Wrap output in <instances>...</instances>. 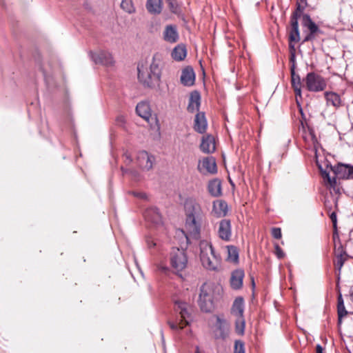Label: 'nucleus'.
I'll use <instances>...</instances> for the list:
<instances>
[{"instance_id":"0eeeda50","label":"nucleus","mask_w":353,"mask_h":353,"mask_svg":"<svg viewBox=\"0 0 353 353\" xmlns=\"http://www.w3.org/2000/svg\"><path fill=\"white\" fill-rule=\"evenodd\" d=\"M303 82L310 92H321L324 90L327 86L325 79L314 72L307 73L305 78L303 79Z\"/></svg>"},{"instance_id":"4468645a","label":"nucleus","mask_w":353,"mask_h":353,"mask_svg":"<svg viewBox=\"0 0 353 353\" xmlns=\"http://www.w3.org/2000/svg\"><path fill=\"white\" fill-rule=\"evenodd\" d=\"M163 39L170 43H176L179 39L176 26L174 24L165 26L163 32Z\"/></svg>"},{"instance_id":"de8ad7c7","label":"nucleus","mask_w":353,"mask_h":353,"mask_svg":"<svg viewBox=\"0 0 353 353\" xmlns=\"http://www.w3.org/2000/svg\"><path fill=\"white\" fill-rule=\"evenodd\" d=\"M310 136L312 137V141L314 144V147L316 148V143H317L316 138L312 132H310Z\"/></svg>"},{"instance_id":"f704fd0d","label":"nucleus","mask_w":353,"mask_h":353,"mask_svg":"<svg viewBox=\"0 0 353 353\" xmlns=\"http://www.w3.org/2000/svg\"><path fill=\"white\" fill-rule=\"evenodd\" d=\"M235 330L237 334H243L245 330V320L243 317L236 318L235 321Z\"/></svg>"},{"instance_id":"f03ea898","label":"nucleus","mask_w":353,"mask_h":353,"mask_svg":"<svg viewBox=\"0 0 353 353\" xmlns=\"http://www.w3.org/2000/svg\"><path fill=\"white\" fill-rule=\"evenodd\" d=\"M185 213V229L194 238L199 236L204 213L200 204L192 198L185 200L184 203Z\"/></svg>"},{"instance_id":"c85d7f7f","label":"nucleus","mask_w":353,"mask_h":353,"mask_svg":"<svg viewBox=\"0 0 353 353\" xmlns=\"http://www.w3.org/2000/svg\"><path fill=\"white\" fill-rule=\"evenodd\" d=\"M208 192L213 196H219L221 194V183L219 179L210 181L208 185Z\"/></svg>"},{"instance_id":"72a5a7b5","label":"nucleus","mask_w":353,"mask_h":353,"mask_svg":"<svg viewBox=\"0 0 353 353\" xmlns=\"http://www.w3.org/2000/svg\"><path fill=\"white\" fill-rule=\"evenodd\" d=\"M121 8L128 14H134L136 12L132 0H121Z\"/></svg>"},{"instance_id":"2eb2a0df","label":"nucleus","mask_w":353,"mask_h":353,"mask_svg":"<svg viewBox=\"0 0 353 353\" xmlns=\"http://www.w3.org/2000/svg\"><path fill=\"white\" fill-rule=\"evenodd\" d=\"M335 176L339 179H353V166L347 164L339 163L334 168Z\"/></svg>"},{"instance_id":"7ed1b4c3","label":"nucleus","mask_w":353,"mask_h":353,"mask_svg":"<svg viewBox=\"0 0 353 353\" xmlns=\"http://www.w3.org/2000/svg\"><path fill=\"white\" fill-rule=\"evenodd\" d=\"M200 259L203 266L209 270H216L221 264V259L216 254L210 242L200 241Z\"/></svg>"},{"instance_id":"1a4fd4ad","label":"nucleus","mask_w":353,"mask_h":353,"mask_svg":"<svg viewBox=\"0 0 353 353\" xmlns=\"http://www.w3.org/2000/svg\"><path fill=\"white\" fill-rule=\"evenodd\" d=\"M197 169L204 175L214 174L217 172V167L215 159L212 157H206L199 161Z\"/></svg>"},{"instance_id":"c9c22d12","label":"nucleus","mask_w":353,"mask_h":353,"mask_svg":"<svg viewBox=\"0 0 353 353\" xmlns=\"http://www.w3.org/2000/svg\"><path fill=\"white\" fill-rule=\"evenodd\" d=\"M234 353H245L244 343L241 341H236L234 344Z\"/></svg>"},{"instance_id":"423d86ee","label":"nucleus","mask_w":353,"mask_h":353,"mask_svg":"<svg viewBox=\"0 0 353 353\" xmlns=\"http://www.w3.org/2000/svg\"><path fill=\"white\" fill-rule=\"evenodd\" d=\"M213 292L212 285L208 283H204L200 288L198 303L204 312H210L214 307Z\"/></svg>"},{"instance_id":"5701e85b","label":"nucleus","mask_w":353,"mask_h":353,"mask_svg":"<svg viewBox=\"0 0 353 353\" xmlns=\"http://www.w3.org/2000/svg\"><path fill=\"white\" fill-rule=\"evenodd\" d=\"M244 272L242 270H236L232 274L230 279L231 287L234 290L240 289L243 285Z\"/></svg>"},{"instance_id":"c756f323","label":"nucleus","mask_w":353,"mask_h":353,"mask_svg":"<svg viewBox=\"0 0 353 353\" xmlns=\"http://www.w3.org/2000/svg\"><path fill=\"white\" fill-rule=\"evenodd\" d=\"M187 55V50L184 46L178 45L172 52V57L176 61L183 60Z\"/></svg>"},{"instance_id":"f257e3e1","label":"nucleus","mask_w":353,"mask_h":353,"mask_svg":"<svg viewBox=\"0 0 353 353\" xmlns=\"http://www.w3.org/2000/svg\"><path fill=\"white\" fill-rule=\"evenodd\" d=\"M165 65L164 57L161 53H155L152 59L149 69L138 65V79L145 86L154 88L161 83L162 70Z\"/></svg>"},{"instance_id":"39448f33","label":"nucleus","mask_w":353,"mask_h":353,"mask_svg":"<svg viewBox=\"0 0 353 353\" xmlns=\"http://www.w3.org/2000/svg\"><path fill=\"white\" fill-rule=\"evenodd\" d=\"M210 323L215 339L225 340L230 333V325L223 315H213L210 319Z\"/></svg>"},{"instance_id":"ddd939ff","label":"nucleus","mask_w":353,"mask_h":353,"mask_svg":"<svg viewBox=\"0 0 353 353\" xmlns=\"http://www.w3.org/2000/svg\"><path fill=\"white\" fill-rule=\"evenodd\" d=\"M137 162L143 170H149L153 166L154 157L148 154L146 151L142 150L138 152Z\"/></svg>"},{"instance_id":"393cba45","label":"nucleus","mask_w":353,"mask_h":353,"mask_svg":"<svg viewBox=\"0 0 353 353\" xmlns=\"http://www.w3.org/2000/svg\"><path fill=\"white\" fill-rule=\"evenodd\" d=\"M243 311H244V301L242 297H237L233 302L232 308H231V314L236 316L243 317Z\"/></svg>"},{"instance_id":"b1692460","label":"nucleus","mask_w":353,"mask_h":353,"mask_svg":"<svg viewBox=\"0 0 353 353\" xmlns=\"http://www.w3.org/2000/svg\"><path fill=\"white\" fill-rule=\"evenodd\" d=\"M136 112L139 117H142L145 121H149L151 117L150 105L145 101H141L137 105Z\"/></svg>"},{"instance_id":"2f4dec72","label":"nucleus","mask_w":353,"mask_h":353,"mask_svg":"<svg viewBox=\"0 0 353 353\" xmlns=\"http://www.w3.org/2000/svg\"><path fill=\"white\" fill-rule=\"evenodd\" d=\"M337 312H338V317L339 322H341V319L345 316L347 314V310H345L344 305V301L342 297L341 294L340 293L338 296V303H337Z\"/></svg>"},{"instance_id":"dca6fc26","label":"nucleus","mask_w":353,"mask_h":353,"mask_svg":"<svg viewBox=\"0 0 353 353\" xmlns=\"http://www.w3.org/2000/svg\"><path fill=\"white\" fill-rule=\"evenodd\" d=\"M200 150L205 154L213 153L216 150L215 140L210 134L202 137Z\"/></svg>"},{"instance_id":"6ab92c4d","label":"nucleus","mask_w":353,"mask_h":353,"mask_svg":"<svg viewBox=\"0 0 353 353\" xmlns=\"http://www.w3.org/2000/svg\"><path fill=\"white\" fill-rule=\"evenodd\" d=\"M208 126L207 120L205 116V113L203 112H199L194 119V129L195 131L200 134L205 132Z\"/></svg>"},{"instance_id":"412c9836","label":"nucleus","mask_w":353,"mask_h":353,"mask_svg":"<svg viewBox=\"0 0 353 353\" xmlns=\"http://www.w3.org/2000/svg\"><path fill=\"white\" fill-rule=\"evenodd\" d=\"M291 73V82L292 86L294 90L296 97H301V81L299 74H296L294 70V65H292L290 67Z\"/></svg>"},{"instance_id":"f8f14e48","label":"nucleus","mask_w":353,"mask_h":353,"mask_svg":"<svg viewBox=\"0 0 353 353\" xmlns=\"http://www.w3.org/2000/svg\"><path fill=\"white\" fill-rule=\"evenodd\" d=\"M218 236L219 237L225 241H229L232 236V225L231 221L229 219H222L219 222L218 227Z\"/></svg>"},{"instance_id":"c03bdc74","label":"nucleus","mask_w":353,"mask_h":353,"mask_svg":"<svg viewBox=\"0 0 353 353\" xmlns=\"http://www.w3.org/2000/svg\"><path fill=\"white\" fill-rule=\"evenodd\" d=\"M327 182L329 183V184L334 187L335 186V185L336 184V177L334 176V177H330V181H327Z\"/></svg>"},{"instance_id":"8fccbe9b","label":"nucleus","mask_w":353,"mask_h":353,"mask_svg":"<svg viewBox=\"0 0 353 353\" xmlns=\"http://www.w3.org/2000/svg\"><path fill=\"white\" fill-rule=\"evenodd\" d=\"M316 353H323V347L319 344L316 345Z\"/></svg>"},{"instance_id":"473e14b6","label":"nucleus","mask_w":353,"mask_h":353,"mask_svg":"<svg viewBox=\"0 0 353 353\" xmlns=\"http://www.w3.org/2000/svg\"><path fill=\"white\" fill-rule=\"evenodd\" d=\"M228 258L227 260L231 262L236 263L239 260V252L236 247L234 245H228Z\"/></svg>"},{"instance_id":"4c0bfd02","label":"nucleus","mask_w":353,"mask_h":353,"mask_svg":"<svg viewBox=\"0 0 353 353\" xmlns=\"http://www.w3.org/2000/svg\"><path fill=\"white\" fill-rule=\"evenodd\" d=\"M145 242L149 249L157 248L159 246L154 239L150 236L146 237Z\"/></svg>"},{"instance_id":"f3484780","label":"nucleus","mask_w":353,"mask_h":353,"mask_svg":"<svg viewBox=\"0 0 353 353\" xmlns=\"http://www.w3.org/2000/svg\"><path fill=\"white\" fill-rule=\"evenodd\" d=\"M144 217L147 221L155 225H159L162 223L161 215L157 208H148L144 212Z\"/></svg>"},{"instance_id":"9b49d317","label":"nucleus","mask_w":353,"mask_h":353,"mask_svg":"<svg viewBox=\"0 0 353 353\" xmlns=\"http://www.w3.org/2000/svg\"><path fill=\"white\" fill-rule=\"evenodd\" d=\"M90 57L96 64L111 66L114 63L112 54L106 51L100 50L97 52H90Z\"/></svg>"},{"instance_id":"cd10ccee","label":"nucleus","mask_w":353,"mask_h":353,"mask_svg":"<svg viewBox=\"0 0 353 353\" xmlns=\"http://www.w3.org/2000/svg\"><path fill=\"white\" fill-rule=\"evenodd\" d=\"M325 97L326 99L327 105H332L335 108H339L341 105V100L340 96L332 92H325Z\"/></svg>"},{"instance_id":"aec40b11","label":"nucleus","mask_w":353,"mask_h":353,"mask_svg":"<svg viewBox=\"0 0 353 353\" xmlns=\"http://www.w3.org/2000/svg\"><path fill=\"white\" fill-rule=\"evenodd\" d=\"M195 81V73L192 67H186L182 70L181 82L185 86H191Z\"/></svg>"},{"instance_id":"4d7b16f0","label":"nucleus","mask_w":353,"mask_h":353,"mask_svg":"<svg viewBox=\"0 0 353 353\" xmlns=\"http://www.w3.org/2000/svg\"><path fill=\"white\" fill-rule=\"evenodd\" d=\"M230 184H231L232 185H234V183L232 182V181H231V180H230Z\"/></svg>"},{"instance_id":"ea45409f","label":"nucleus","mask_w":353,"mask_h":353,"mask_svg":"<svg viewBox=\"0 0 353 353\" xmlns=\"http://www.w3.org/2000/svg\"><path fill=\"white\" fill-rule=\"evenodd\" d=\"M303 14H303V12H299L297 10H295V11L292 13L291 16L290 21H294V20L295 19V21L298 22L299 18H300L301 15L303 16Z\"/></svg>"},{"instance_id":"a19ab883","label":"nucleus","mask_w":353,"mask_h":353,"mask_svg":"<svg viewBox=\"0 0 353 353\" xmlns=\"http://www.w3.org/2000/svg\"><path fill=\"white\" fill-rule=\"evenodd\" d=\"M330 218L333 223V226L334 228L336 227V222H337V220H336V214L334 212H333L330 215Z\"/></svg>"},{"instance_id":"37998d69","label":"nucleus","mask_w":353,"mask_h":353,"mask_svg":"<svg viewBox=\"0 0 353 353\" xmlns=\"http://www.w3.org/2000/svg\"><path fill=\"white\" fill-rule=\"evenodd\" d=\"M295 59H296V55L295 52H292L290 54V61L292 63V65H294L295 66Z\"/></svg>"},{"instance_id":"49530a36","label":"nucleus","mask_w":353,"mask_h":353,"mask_svg":"<svg viewBox=\"0 0 353 353\" xmlns=\"http://www.w3.org/2000/svg\"><path fill=\"white\" fill-rule=\"evenodd\" d=\"M322 176L323 177L324 179H326L327 181H330V174L327 172L323 171L322 172Z\"/></svg>"},{"instance_id":"4be33fe9","label":"nucleus","mask_w":353,"mask_h":353,"mask_svg":"<svg viewBox=\"0 0 353 353\" xmlns=\"http://www.w3.org/2000/svg\"><path fill=\"white\" fill-rule=\"evenodd\" d=\"M228 210V204L222 200L216 201L213 203L212 212L217 217L225 216Z\"/></svg>"},{"instance_id":"3c124183","label":"nucleus","mask_w":353,"mask_h":353,"mask_svg":"<svg viewBox=\"0 0 353 353\" xmlns=\"http://www.w3.org/2000/svg\"><path fill=\"white\" fill-rule=\"evenodd\" d=\"M296 3L304 5L305 6H307V0H297Z\"/></svg>"},{"instance_id":"a211bd4d","label":"nucleus","mask_w":353,"mask_h":353,"mask_svg":"<svg viewBox=\"0 0 353 353\" xmlns=\"http://www.w3.org/2000/svg\"><path fill=\"white\" fill-rule=\"evenodd\" d=\"M201 105V94L200 93L194 90L190 94L189 103L188 105V111L190 113H194L199 111Z\"/></svg>"},{"instance_id":"a878e982","label":"nucleus","mask_w":353,"mask_h":353,"mask_svg":"<svg viewBox=\"0 0 353 353\" xmlns=\"http://www.w3.org/2000/svg\"><path fill=\"white\" fill-rule=\"evenodd\" d=\"M146 9L150 14H159L161 12L163 5L161 0H147Z\"/></svg>"},{"instance_id":"bb28decb","label":"nucleus","mask_w":353,"mask_h":353,"mask_svg":"<svg viewBox=\"0 0 353 353\" xmlns=\"http://www.w3.org/2000/svg\"><path fill=\"white\" fill-rule=\"evenodd\" d=\"M336 261H334V265L336 269L339 271H341L346 258L345 256V252L343 250L342 245H339V247L336 249Z\"/></svg>"},{"instance_id":"a18cd8bd","label":"nucleus","mask_w":353,"mask_h":353,"mask_svg":"<svg viewBox=\"0 0 353 353\" xmlns=\"http://www.w3.org/2000/svg\"><path fill=\"white\" fill-rule=\"evenodd\" d=\"M158 269L159 271L163 272V273H167V272L169 270V268L166 266H163V265H159L158 267Z\"/></svg>"},{"instance_id":"e433bc0d","label":"nucleus","mask_w":353,"mask_h":353,"mask_svg":"<svg viewBox=\"0 0 353 353\" xmlns=\"http://www.w3.org/2000/svg\"><path fill=\"white\" fill-rule=\"evenodd\" d=\"M274 254L278 257V259H282L285 256V253L283 250L280 248L278 243H274Z\"/></svg>"},{"instance_id":"09e8293b","label":"nucleus","mask_w":353,"mask_h":353,"mask_svg":"<svg viewBox=\"0 0 353 353\" xmlns=\"http://www.w3.org/2000/svg\"><path fill=\"white\" fill-rule=\"evenodd\" d=\"M292 42L293 41H290V43H289L290 54L292 52H295V47H294V45L292 43Z\"/></svg>"},{"instance_id":"13d9d810","label":"nucleus","mask_w":353,"mask_h":353,"mask_svg":"<svg viewBox=\"0 0 353 353\" xmlns=\"http://www.w3.org/2000/svg\"><path fill=\"white\" fill-rule=\"evenodd\" d=\"M161 337H162V339H163V342L164 343L163 334H161Z\"/></svg>"},{"instance_id":"6e6552de","label":"nucleus","mask_w":353,"mask_h":353,"mask_svg":"<svg viewBox=\"0 0 353 353\" xmlns=\"http://www.w3.org/2000/svg\"><path fill=\"white\" fill-rule=\"evenodd\" d=\"M170 264L177 272L183 270L188 264V258L185 250L173 248L170 252Z\"/></svg>"},{"instance_id":"6e6d98bb","label":"nucleus","mask_w":353,"mask_h":353,"mask_svg":"<svg viewBox=\"0 0 353 353\" xmlns=\"http://www.w3.org/2000/svg\"><path fill=\"white\" fill-rule=\"evenodd\" d=\"M196 353H201V352H199V347H196Z\"/></svg>"},{"instance_id":"864d4df0","label":"nucleus","mask_w":353,"mask_h":353,"mask_svg":"<svg viewBox=\"0 0 353 353\" xmlns=\"http://www.w3.org/2000/svg\"><path fill=\"white\" fill-rule=\"evenodd\" d=\"M125 157L126 158V159H128L129 161V162H131L132 161V159L130 158V157L129 156V154H128L127 153L125 154Z\"/></svg>"},{"instance_id":"20e7f679","label":"nucleus","mask_w":353,"mask_h":353,"mask_svg":"<svg viewBox=\"0 0 353 353\" xmlns=\"http://www.w3.org/2000/svg\"><path fill=\"white\" fill-rule=\"evenodd\" d=\"M192 311L191 306L186 302L174 301L175 321H168L170 328L180 330L189 324V319Z\"/></svg>"},{"instance_id":"58836bf2","label":"nucleus","mask_w":353,"mask_h":353,"mask_svg":"<svg viewBox=\"0 0 353 353\" xmlns=\"http://www.w3.org/2000/svg\"><path fill=\"white\" fill-rule=\"evenodd\" d=\"M272 235L276 239H280L282 236L281 230L279 228H273L272 229Z\"/></svg>"},{"instance_id":"79ce46f5","label":"nucleus","mask_w":353,"mask_h":353,"mask_svg":"<svg viewBox=\"0 0 353 353\" xmlns=\"http://www.w3.org/2000/svg\"><path fill=\"white\" fill-rule=\"evenodd\" d=\"M305 7L306 6L304 5L296 3V10H297L299 12H303Z\"/></svg>"},{"instance_id":"7c9ffc66","label":"nucleus","mask_w":353,"mask_h":353,"mask_svg":"<svg viewBox=\"0 0 353 353\" xmlns=\"http://www.w3.org/2000/svg\"><path fill=\"white\" fill-rule=\"evenodd\" d=\"M291 30L289 34L290 41H299L300 39V32L299 29V23L294 20L290 21Z\"/></svg>"},{"instance_id":"5fc2aeb1","label":"nucleus","mask_w":353,"mask_h":353,"mask_svg":"<svg viewBox=\"0 0 353 353\" xmlns=\"http://www.w3.org/2000/svg\"><path fill=\"white\" fill-rule=\"evenodd\" d=\"M118 119L121 121H123V118L122 117H119Z\"/></svg>"},{"instance_id":"603ef678","label":"nucleus","mask_w":353,"mask_h":353,"mask_svg":"<svg viewBox=\"0 0 353 353\" xmlns=\"http://www.w3.org/2000/svg\"><path fill=\"white\" fill-rule=\"evenodd\" d=\"M350 296L351 301L353 302V285L350 288Z\"/></svg>"},{"instance_id":"9d476101","label":"nucleus","mask_w":353,"mask_h":353,"mask_svg":"<svg viewBox=\"0 0 353 353\" xmlns=\"http://www.w3.org/2000/svg\"><path fill=\"white\" fill-rule=\"evenodd\" d=\"M302 25L309 30L303 42L312 41L319 33H321V30L308 14H303L302 17Z\"/></svg>"}]
</instances>
